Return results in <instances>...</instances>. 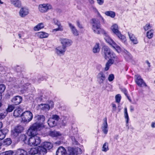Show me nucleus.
I'll return each instance as SVG.
<instances>
[{"label":"nucleus","instance_id":"nucleus-1","mask_svg":"<svg viewBox=\"0 0 155 155\" xmlns=\"http://www.w3.org/2000/svg\"><path fill=\"white\" fill-rule=\"evenodd\" d=\"M41 125L40 124L35 123L34 124L28 129L27 134L31 136L29 139L28 144L30 146H36L39 144L41 141L40 137L36 136L38 130H40Z\"/></svg>","mask_w":155,"mask_h":155},{"label":"nucleus","instance_id":"nucleus-2","mask_svg":"<svg viewBox=\"0 0 155 155\" xmlns=\"http://www.w3.org/2000/svg\"><path fill=\"white\" fill-rule=\"evenodd\" d=\"M91 25L92 29L94 33L99 34L103 32L106 34L105 31L101 28L100 22L98 19L95 18L92 19Z\"/></svg>","mask_w":155,"mask_h":155},{"label":"nucleus","instance_id":"nucleus-3","mask_svg":"<svg viewBox=\"0 0 155 155\" xmlns=\"http://www.w3.org/2000/svg\"><path fill=\"white\" fill-rule=\"evenodd\" d=\"M103 50L104 56L106 59L109 58H114L115 61H117V58L115 54L111 51L109 48L106 46H104L102 48Z\"/></svg>","mask_w":155,"mask_h":155},{"label":"nucleus","instance_id":"nucleus-4","mask_svg":"<svg viewBox=\"0 0 155 155\" xmlns=\"http://www.w3.org/2000/svg\"><path fill=\"white\" fill-rule=\"evenodd\" d=\"M33 114L30 111H26L21 114L22 120L24 123H28L32 119Z\"/></svg>","mask_w":155,"mask_h":155},{"label":"nucleus","instance_id":"nucleus-5","mask_svg":"<svg viewBox=\"0 0 155 155\" xmlns=\"http://www.w3.org/2000/svg\"><path fill=\"white\" fill-rule=\"evenodd\" d=\"M111 29L113 32L115 34L118 38L121 40H124L125 39V37L122 35L120 31H119L118 25L116 24L113 25L111 27Z\"/></svg>","mask_w":155,"mask_h":155},{"label":"nucleus","instance_id":"nucleus-6","mask_svg":"<svg viewBox=\"0 0 155 155\" xmlns=\"http://www.w3.org/2000/svg\"><path fill=\"white\" fill-rule=\"evenodd\" d=\"M69 155H77L82 153V150L81 148L78 147L74 148L69 147L68 149Z\"/></svg>","mask_w":155,"mask_h":155},{"label":"nucleus","instance_id":"nucleus-7","mask_svg":"<svg viewBox=\"0 0 155 155\" xmlns=\"http://www.w3.org/2000/svg\"><path fill=\"white\" fill-rule=\"evenodd\" d=\"M107 76L102 72H100L97 76V80L98 83L101 85L104 84L106 80Z\"/></svg>","mask_w":155,"mask_h":155},{"label":"nucleus","instance_id":"nucleus-8","mask_svg":"<svg viewBox=\"0 0 155 155\" xmlns=\"http://www.w3.org/2000/svg\"><path fill=\"white\" fill-rule=\"evenodd\" d=\"M51 6L49 4H41L39 5V11L41 12L44 13L47 12L49 10L51 9Z\"/></svg>","mask_w":155,"mask_h":155},{"label":"nucleus","instance_id":"nucleus-9","mask_svg":"<svg viewBox=\"0 0 155 155\" xmlns=\"http://www.w3.org/2000/svg\"><path fill=\"white\" fill-rule=\"evenodd\" d=\"M135 82L137 85L140 87L147 86L146 84L140 76L137 75L135 76Z\"/></svg>","mask_w":155,"mask_h":155},{"label":"nucleus","instance_id":"nucleus-10","mask_svg":"<svg viewBox=\"0 0 155 155\" xmlns=\"http://www.w3.org/2000/svg\"><path fill=\"white\" fill-rule=\"evenodd\" d=\"M23 130L24 128L21 125H18L15 127L14 130L12 131V134L13 135L14 137H16Z\"/></svg>","mask_w":155,"mask_h":155},{"label":"nucleus","instance_id":"nucleus-11","mask_svg":"<svg viewBox=\"0 0 155 155\" xmlns=\"http://www.w3.org/2000/svg\"><path fill=\"white\" fill-rule=\"evenodd\" d=\"M60 41L62 45V46L65 48L66 47L71 46L72 43V41L68 38H61Z\"/></svg>","mask_w":155,"mask_h":155},{"label":"nucleus","instance_id":"nucleus-12","mask_svg":"<svg viewBox=\"0 0 155 155\" xmlns=\"http://www.w3.org/2000/svg\"><path fill=\"white\" fill-rule=\"evenodd\" d=\"M22 101V98L19 96L14 97L11 99V102L16 105L20 104Z\"/></svg>","mask_w":155,"mask_h":155},{"label":"nucleus","instance_id":"nucleus-13","mask_svg":"<svg viewBox=\"0 0 155 155\" xmlns=\"http://www.w3.org/2000/svg\"><path fill=\"white\" fill-rule=\"evenodd\" d=\"M66 50V48L62 46H59L55 49L56 53L58 55H64Z\"/></svg>","mask_w":155,"mask_h":155},{"label":"nucleus","instance_id":"nucleus-14","mask_svg":"<svg viewBox=\"0 0 155 155\" xmlns=\"http://www.w3.org/2000/svg\"><path fill=\"white\" fill-rule=\"evenodd\" d=\"M104 123L102 126L101 127V129L103 133L105 134L107 133L108 131V124L107 122V118H105L104 119Z\"/></svg>","mask_w":155,"mask_h":155},{"label":"nucleus","instance_id":"nucleus-15","mask_svg":"<svg viewBox=\"0 0 155 155\" xmlns=\"http://www.w3.org/2000/svg\"><path fill=\"white\" fill-rule=\"evenodd\" d=\"M35 121H36L38 123L40 124L41 125L44 122L45 120V117L42 115H38L36 116L35 117Z\"/></svg>","mask_w":155,"mask_h":155},{"label":"nucleus","instance_id":"nucleus-16","mask_svg":"<svg viewBox=\"0 0 155 155\" xmlns=\"http://www.w3.org/2000/svg\"><path fill=\"white\" fill-rule=\"evenodd\" d=\"M67 151L63 147H59L56 152V155H66Z\"/></svg>","mask_w":155,"mask_h":155},{"label":"nucleus","instance_id":"nucleus-17","mask_svg":"<svg viewBox=\"0 0 155 155\" xmlns=\"http://www.w3.org/2000/svg\"><path fill=\"white\" fill-rule=\"evenodd\" d=\"M105 39L107 43L112 45L114 48H119V47L117 46L115 43L110 38L106 37L105 38Z\"/></svg>","mask_w":155,"mask_h":155},{"label":"nucleus","instance_id":"nucleus-18","mask_svg":"<svg viewBox=\"0 0 155 155\" xmlns=\"http://www.w3.org/2000/svg\"><path fill=\"white\" fill-rule=\"evenodd\" d=\"M29 13V10L26 8H21L20 11L19 15L22 17H25Z\"/></svg>","mask_w":155,"mask_h":155},{"label":"nucleus","instance_id":"nucleus-19","mask_svg":"<svg viewBox=\"0 0 155 155\" xmlns=\"http://www.w3.org/2000/svg\"><path fill=\"white\" fill-rule=\"evenodd\" d=\"M68 25L73 34L75 36H78L79 35L78 31L75 27L70 23H68Z\"/></svg>","mask_w":155,"mask_h":155},{"label":"nucleus","instance_id":"nucleus-20","mask_svg":"<svg viewBox=\"0 0 155 155\" xmlns=\"http://www.w3.org/2000/svg\"><path fill=\"white\" fill-rule=\"evenodd\" d=\"M47 153L46 149L43 147H38V154L39 155H44Z\"/></svg>","mask_w":155,"mask_h":155},{"label":"nucleus","instance_id":"nucleus-21","mask_svg":"<svg viewBox=\"0 0 155 155\" xmlns=\"http://www.w3.org/2000/svg\"><path fill=\"white\" fill-rule=\"evenodd\" d=\"M114 60H115L114 59L113 60V58H110L109 60L105 65V67L104 68L105 71L108 70L110 66L113 64Z\"/></svg>","mask_w":155,"mask_h":155},{"label":"nucleus","instance_id":"nucleus-22","mask_svg":"<svg viewBox=\"0 0 155 155\" xmlns=\"http://www.w3.org/2000/svg\"><path fill=\"white\" fill-rule=\"evenodd\" d=\"M22 111V110L21 108H17L14 110L13 115L15 117H21Z\"/></svg>","mask_w":155,"mask_h":155},{"label":"nucleus","instance_id":"nucleus-23","mask_svg":"<svg viewBox=\"0 0 155 155\" xmlns=\"http://www.w3.org/2000/svg\"><path fill=\"white\" fill-rule=\"evenodd\" d=\"M128 34L130 39L131 41L134 44H137L138 43V41L134 35L132 33H129V32L128 33Z\"/></svg>","mask_w":155,"mask_h":155},{"label":"nucleus","instance_id":"nucleus-24","mask_svg":"<svg viewBox=\"0 0 155 155\" xmlns=\"http://www.w3.org/2000/svg\"><path fill=\"white\" fill-rule=\"evenodd\" d=\"M36 34L40 38H46L48 36V34L44 32H38Z\"/></svg>","mask_w":155,"mask_h":155},{"label":"nucleus","instance_id":"nucleus-25","mask_svg":"<svg viewBox=\"0 0 155 155\" xmlns=\"http://www.w3.org/2000/svg\"><path fill=\"white\" fill-rule=\"evenodd\" d=\"M48 123L50 127H53L56 125L57 122L50 118L48 120Z\"/></svg>","mask_w":155,"mask_h":155},{"label":"nucleus","instance_id":"nucleus-26","mask_svg":"<svg viewBox=\"0 0 155 155\" xmlns=\"http://www.w3.org/2000/svg\"><path fill=\"white\" fill-rule=\"evenodd\" d=\"M43 147L46 149V150H50L53 147L52 144L50 142H45L43 143Z\"/></svg>","mask_w":155,"mask_h":155},{"label":"nucleus","instance_id":"nucleus-27","mask_svg":"<svg viewBox=\"0 0 155 155\" xmlns=\"http://www.w3.org/2000/svg\"><path fill=\"white\" fill-rule=\"evenodd\" d=\"M104 14L106 15L110 16L112 18H114L116 15L115 13L111 11H106L105 12Z\"/></svg>","mask_w":155,"mask_h":155},{"label":"nucleus","instance_id":"nucleus-28","mask_svg":"<svg viewBox=\"0 0 155 155\" xmlns=\"http://www.w3.org/2000/svg\"><path fill=\"white\" fill-rule=\"evenodd\" d=\"M12 4L15 7H19L21 5V2L19 0H10Z\"/></svg>","mask_w":155,"mask_h":155},{"label":"nucleus","instance_id":"nucleus-29","mask_svg":"<svg viewBox=\"0 0 155 155\" xmlns=\"http://www.w3.org/2000/svg\"><path fill=\"white\" fill-rule=\"evenodd\" d=\"M124 117L126 119V126H128V121L129 120V117L128 114L127 112V107L124 108Z\"/></svg>","mask_w":155,"mask_h":155},{"label":"nucleus","instance_id":"nucleus-30","mask_svg":"<svg viewBox=\"0 0 155 155\" xmlns=\"http://www.w3.org/2000/svg\"><path fill=\"white\" fill-rule=\"evenodd\" d=\"M100 50L99 44L96 43L93 49V51L94 53H98Z\"/></svg>","mask_w":155,"mask_h":155},{"label":"nucleus","instance_id":"nucleus-31","mask_svg":"<svg viewBox=\"0 0 155 155\" xmlns=\"http://www.w3.org/2000/svg\"><path fill=\"white\" fill-rule=\"evenodd\" d=\"M29 154L31 155H34L38 153V147L32 148L28 151Z\"/></svg>","mask_w":155,"mask_h":155},{"label":"nucleus","instance_id":"nucleus-32","mask_svg":"<svg viewBox=\"0 0 155 155\" xmlns=\"http://www.w3.org/2000/svg\"><path fill=\"white\" fill-rule=\"evenodd\" d=\"M56 22L55 21H54V22L55 23V25H57L58 26V28L54 29V30L55 31H62L63 30V28H62V26H61L60 24V23L57 20H56Z\"/></svg>","mask_w":155,"mask_h":155},{"label":"nucleus","instance_id":"nucleus-33","mask_svg":"<svg viewBox=\"0 0 155 155\" xmlns=\"http://www.w3.org/2000/svg\"><path fill=\"white\" fill-rule=\"evenodd\" d=\"M44 27V25L43 23H40L34 27L35 31H38Z\"/></svg>","mask_w":155,"mask_h":155},{"label":"nucleus","instance_id":"nucleus-34","mask_svg":"<svg viewBox=\"0 0 155 155\" xmlns=\"http://www.w3.org/2000/svg\"><path fill=\"white\" fill-rule=\"evenodd\" d=\"M40 106H41V109L43 110L47 111L50 109L47 104H41Z\"/></svg>","mask_w":155,"mask_h":155},{"label":"nucleus","instance_id":"nucleus-35","mask_svg":"<svg viewBox=\"0 0 155 155\" xmlns=\"http://www.w3.org/2000/svg\"><path fill=\"white\" fill-rule=\"evenodd\" d=\"M49 135L50 136L53 137H56L60 135V133L59 132L55 131H51Z\"/></svg>","mask_w":155,"mask_h":155},{"label":"nucleus","instance_id":"nucleus-36","mask_svg":"<svg viewBox=\"0 0 155 155\" xmlns=\"http://www.w3.org/2000/svg\"><path fill=\"white\" fill-rule=\"evenodd\" d=\"M93 11L95 13H96L98 17H100L101 18L102 21L103 23H104V20L103 18L101 16L100 13L98 12L97 10L94 7L93 8Z\"/></svg>","mask_w":155,"mask_h":155},{"label":"nucleus","instance_id":"nucleus-37","mask_svg":"<svg viewBox=\"0 0 155 155\" xmlns=\"http://www.w3.org/2000/svg\"><path fill=\"white\" fill-rule=\"evenodd\" d=\"M153 29H150V30L148 31L147 33V37L149 39L151 38L153 36Z\"/></svg>","mask_w":155,"mask_h":155},{"label":"nucleus","instance_id":"nucleus-38","mask_svg":"<svg viewBox=\"0 0 155 155\" xmlns=\"http://www.w3.org/2000/svg\"><path fill=\"white\" fill-rule=\"evenodd\" d=\"M125 54L124 55L125 58L127 61L130 60L132 58V56L130 53L127 51L125 52Z\"/></svg>","mask_w":155,"mask_h":155},{"label":"nucleus","instance_id":"nucleus-39","mask_svg":"<svg viewBox=\"0 0 155 155\" xmlns=\"http://www.w3.org/2000/svg\"><path fill=\"white\" fill-rule=\"evenodd\" d=\"M17 153L19 155H26L27 152L24 150L19 149L17 151Z\"/></svg>","mask_w":155,"mask_h":155},{"label":"nucleus","instance_id":"nucleus-40","mask_svg":"<svg viewBox=\"0 0 155 155\" xmlns=\"http://www.w3.org/2000/svg\"><path fill=\"white\" fill-rule=\"evenodd\" d=\"M7 113L5 112L2 111L0 109V119L2 120L7 115Z\"/></svg>","mask_w":155,"mask_h":155},{"label":"nucleus","instance_id":"nucleus-41","mask_svg":"<svg viewBox=\"0 0 155 155\" xmlns=\"http://www.w3.org/2000/svg\"><path fill=\"white\" fill-rule=\"evenodd\" d=\"M109 150L108 144L107 143H105L103 144L102 147V150L104 152H106Z\"/></svg>","mask_w":155,"mask_h":155},{"label":"nucleus","instance_id":"nucleus-42","mask_svg":"<svg viewBox=\"0 0 155 155\" xmlns=\"http://www.w3.org/2000/svg\"><path fill=\"white\" fill-rule=\"evenodd\" d=\"M6 133L4 131L1 130H0V140L3 139L5 137Z\"/></svg>","mask_w":155,"mask_h":155},{"label":"nucleus","instance_id":"nucleus-43","mask_svg":"<svg viewBox=\"0 0 155 155\" xmlns=\"http://www.w3.org/2000/svg\"><path fill=\"white\" fill-rule=\"evenodd\" d=\"M15 108L14 106L13 105H8V108L6 109L7 112H12Z\"/></svg>","mask_w":155,"mask_h":155},{"label":"nucleus","instance_id":"nucleus-44","mask_svg":"<svg viewBox=\"0 0 155 155\" xmlns=\"http://www.w3.org/2000/svg\"><path fill=\"white\" fill-rule=\"evenodd\" d=\"M2 155H14V152L12 150L5 151L2 153Z\"/></svg>","mask_w":155,"mask_h":155},{"label":"nucleus","instance_id":"nucleus-45","mask_svg":"<svg viewBox=\"0 0 155 155\" xmlns=\"http://www.w3.org/2000/svg\"><path fill=\"white\" fill-rule=\"evenodd\" d=\"M4 144L7 145H10L12 143V141L10 138H7L4 140Z\"/></svg>","mask_w":155,"mask_h":155},{"label":"nucleus","instance_id":"nucleus-46","mask_svg":"<svg viewBox=\"0 0 155 155\" xmlns=\"http://www.w3.org/2000/svg\"><path fill=\"white\" fill-rule=\"evenodd\" d=\"M151 28L152 26L149 23L147 24L146 25L143 27V28L146 31L150 29Z\"/></svg>","mask_w":155,"mask_h":155},{"label":"nucleus","instance_id":"nucleus-47","mask_svg":"<svg viewBox=\"0 0 155 155\" xmlns=\"http://www.w3.org/2000/svg\"><path fill=\"white\" fill-rule=\"evenodd\" d=\"M51 118L54 120H55L56 121H57V122L60 119L59 117L56 114L53 115L52 117Z\"/></svg>","mask_w":155,"mask_h":155},{"label":"nucleus","instance_id":"nucleus-48","mask_svg":"<svg viewBox=\"0 0 155 155\" xmlns=\"http://www.w3.org/2000/svg\"><path fill=\"white\" fill-rule=\"evenodd\" d=\"M121 96L120 94L117 95L115 96V100L116 102L119 103L120 102Z\"/></svg>","mask_w":155,"mask_h":155},{"label":"nucleus","instance_id":"nucleus-49","mask_svg":"<svg viewBox=\"0 0 155 155\" xmlns=\"http://www.w3.org/2000/svg\"><path fill=\"white\" fill-rule=\"evenodd\" d=\"M6 88L4 84H0V92L2 93L3 92Z\"/></svg>","mask_w":155,"mask_h":155},{"label":"nucleus","instance_id":"nucleus-50","mask_svg":"<svg viewBox=\"0 0 155 155\" xmlns=\"http://www.w3.org/2000/svg\"><path fill=\"white\" fill-rule=\"evenodd\" d=\"M114 77L113 74H111L109 75L108 79V81L110 82L112 81L114 79Z\"/></svg>","mask_w":155,"mask_h":155},{"label":"nucleus","instance_id":"nucleus-51","mask_svg":"<svg viewBox=\"0 0 155 155\" xmlns=\"http://www.w3.org/2000/svg\"><path fill=\"white\" fill-rule=\"evenodd\" d=\"M49 106L50 109H52L54 107V103L52 101H50L48 102V104H47Z\"/></svg>","mask_w":155,"mask_h":155},{"label":"nucleus","instance_id":"nucleus-52","mask_svg":"<svg viewBox=\"0 0 155 155\" xmlns=\"http://www.w3.org/2000/svg\"><path fill=\"white\" fill-rule=\"evenodd\" d=\"M21 140L24 142H25V141L26 140L27 137L25 135H23L21 136Z\"/></svg>","mask_w":155,"mask_h":155},{"label":"nucleus","instance_id":"nucleus-53","mask_svg":"<svg viewBox=\"0 0 155 155\" xmlns=\"http://www.w3.org/2000/svg\"><path fill=\"white\" fill-rule=\"evenodd\" d=\"M112 105L113 107L112 111L113 112L114 111H115L116 110L117 108V107L116 104H114L112 103Z\"/></svg>","mask_w":155,"mask_h":155},{"label":"nucleus","instance_id":"nucleus-54","mask_svg":"<svg viewBox=\"0 0 155 155\" xmlns=\"http://www.w3.org/2000/svg\"><path fill=\"white\" fill-rule=\"evenodd\" d=\"M97 3L100 5L103 4L104 3V0H97Z\"/></svg>","mask_w":155,"mask_h":155},{"label":"nucleus","instance_id":"nucleus-55","mask_svg":"<svg viewBox=\"0 0 155 155\" xmlns=\"http://www.w3.org/2000/svg\"><path fill=\"white\" fill-rule=\"evenodd\" d=\"M77 24L78 26L80 28H83V27L81 24L79 22V21H77Z\"/></svg>","mask_w":155,"mask_h":155},{"label":"nucleus","instance_id":"nucleus-56","mask_svg":"<svg viewBox=\"0 0 155 155\" xmlns=\"http://www.w3.org/2000/svg\"><path fill=\"white\" fill-rule=\"evenodd\" d=\"M67 121L66 120H63L61 123V124L63 126H65L67 124Z\"/></svg>","mask_w":155,"mask_h":155},{"label":"nucleus","instance_id":"nucleus-57","mask_svg":"<svg viewBox=\"0 0 155 155\" xmlns=\"http://www.w3.org/2000/svg\"><path fill=\"white\" fill-rule=\"evenodd\" d=\"M89 2L91 4H93L94 3V0H88Z\"/></svg>","mask_w":155,"mask_h":155},{"label":"nucleus","instance_id":"nucleus-58","mask_svg":"<svg viewBox=\"0 0 155 155\" xmlns=\"http://www.w3.org/2000/svg\"><path fill=\"white\" fill-rule=\"evenodd\" d=\"M151 127L153 128L155 127V123L154 122H152L151 124Z\"/></svg>","mask_w":155,"mask_h":155},{"label":"nucleus","instance_id":"nucleus-59","mask_svg":"<svg viewBox=\"0 0 155 155\" xmlns=\"http://www.w3.org/2000/svg\"><path fill=\"white\" fill-rule=\"evenodd\" d=\"M146 62L147 64L149 67H150V63L149 62V61L148 60H147Z\"/></svg>","mask_w":155,"mask_h":155},{"label":"nucleus","instance_id":"nucleus-60","mask_svg":"<svg viewBox=\"0 0 155 155\" xmlns=\"http://www.w3.org/2000/svg\"><path fill=\"white\" fill-rule=\"evenodd\" d=\"M124 94H125V95L126 96H127V91L125 89H124Z\"/></svg>","mask_w":155,"mask_h":155},{"label":"nucleus","instance_id":"nucleus-61","mask_svg":"<svg viewBox=\"0 0 155 155\" xmlns=\"http://www.w3.org/2000/svg\"><path fill=\"white\" fill-rule=\"evenodd\" d=\"M134 110V107L132 106H131L130 107V110L132 112Z\"/></svg>","mask_w":155,"mask_h":155},{"label":"nucleus","instance_id":"nucleus-62","mask_svg":"<svg viewBox=\"0 0 155 155\" xmlns=\"http://www.w3.org/2000/svg\"><path fill=\"white\" fill-rule=\"evenodd\" d=\"M2 127V123L0 121V129Z\"/></svg>","mask_w":155,"mask_h":155},{"label":"nucleus","instance_id":"nucleus-63","mask_svg":"<svg viewBox=\"0 0 155 155\" xmlns=\"http://www.w3.org/2000/svg\"><path fill=\"white\" fill-rule=\"evenodd\" d=\"M2 93L1 92H0V100L2 99Z\"/></svg>","mask_w":155,"mask_h":155},{"label":"nucleus","instance_id":"nucleus-64","mask_svg":"<svg viewBox=\"0 0 155 155\" xmlns=\"http://www.w3.org/2000/svg\"><path fill=\"white\" fill-rule=\"evenodd\" d=\"M19 38H21V35L20 34H19L18 35Z\"/></svg>","mask_w":155,"mask_h":155}]
</instances>
